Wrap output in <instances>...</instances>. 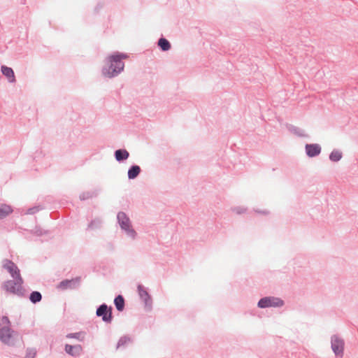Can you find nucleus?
Masks as SVG:
<instances>
[{"instance_id":"f3484780","label":"nucleus","mask_w":358,"mask_h":358,"mask_svg":"<svg viewBox=\"0 0 358 358\" xmlns=\"http://www.w3.org/2000/svg\"><path fill=\"white\" fill-rule=\"evenodd\" d=\"M115 306L118 311H122L124 308V299L122 296L118 295L114 300Z\"/></svg>"},{"instance_id":"f257e3e1","label":"nucleus","mask_w":358,"mask_h":358,"mask_svg":"<svg viewBox=\"0 0 358 358\" xmlns=\"http://www.w3.org/2000/svg\"><path fill=\"white\" fill-rule=\"evenodd\" d=\"M127 57V55L120 52H115L108 56L106 59L108 66H104L102 69L103 75L110 78L118 76L124 68V63L122 59Z\"/></svg>"},{"instance_id":"a211bd4d","label":"nucleus","mask_w":358,"mask_h":358,"mask_svg":"<svg viewBox=\"0 0 358 358\" xmlns=\"http://www.w3.org/2000/svg\"><path fill=\"white\" fill-rule=\"evenodd\" d=\"M289 131H291L292 133L296 134V136H300V137H305V136H307V135L306 134L304 130L299 128V127H296L295 126H293V125H289L287 127Z\"/></svg>"},{"instance_id":"9b49d317","label":"nucleus","mask_w":358,"mask_h":358,"mask_svg":"<svg viewBox=\"0 0 358 358\" xmlns=\"http://www.w3.org/2000/svg\"><path fill=\"white\" fill-rule=\"evenodd\" d=\"M138 292L140 298L144 301L145 306H151L152 299L144 287L141 285H138Z\"/></svg>"},{"instance_id":"cd10ccee","label":"nucleus","mask_w":358,"mask_h":358,"mask_svg":"<svg viewBox=\"0 0 358 358\" xmlns=\"http://www.w3.org/2000/svg\"><path fill=\"white\" fill-rule=\"evenodd\" d=\"M79 335H80V333H72V334H69L66 336V337L71 338H78Z\"/></svg>"},{"instance_id":"1a4fd4ad","label":"nucleus","mask_w":358,"mask_h":358,"mask_svg":"<svg viewBox=\"0 0 358 358\" xmlns=\"http://www.w3.org/2000/svg\"><path fill=\"white\" fill-rule=\"evenodd\" d=\"M14 331L9 327H0V341L8 345L12 338V334Z\"/></svg>"},{"instance_id":"9d476101","label":"nucleus","mask_w":358,"mask_h":358,"mask_svg":"<svg viewBox=\"0 0 358 358\" xmlns=\"http://www.w3.org/2000/svg\"><path fill=\"white\" fill-rule=\"evenodd\" d=\"M306 153L309 157H314L321 152V146L317 143L306 144L305 146Z\"/></svg>"},{"instance_id":"7ed1b4c3","label":"nucleus","mask_w":358,"mask_h":358,"mask_svg":"<svg viewBox=\"0 0 358 358\" xmlns=\"http://www.w3.org/2000/svg\"><path fill=\"white\" fill-rule=\"evenodd\" d=\"M117 222L121 229L124 231L127 234L134 238L136 236V232L132 228L129 217L124 212H119L117 215Z\"/></svg>"},{"instance_id":"c85d7f7f","label":"nucleus","mask_w":358,"mask_h":358,"mask_svg":"<svg viewBox=\"0 0 358 358\" xmlns=\"http://www.w3.org/2000/svg\"><path fill=\"white\" fill-rule=\"evenodd\" d=\"M234 210L236 211V213H238V214H241V213L245 212L244 209H241V208H234Z\"/></svg>"},{"instance_id":"39448f33","label":"nucleus","mask_w":358,"mask_h":358,"mask_svg":"<svg viewBox=\"0 0 358 358\" xmlns=\"http://www.w3.org/2000/svg\"><path fill=\"white\" fill-rule=\"evenodd\" d=\"M284 305V302L279 298L273 296H266L262 298L258 302V306L261 308L268 307H281Z\"/></svg>"},{"instance_id":"20e7f679","label":"nucleus","mask_w":358,"mask_h":358,"mask_svg":"<svg viewBox=\"0 0 358 358\" xmlns=\"http://www.w3.org/2000/svg\"><path fill=\"white\" fill-rule=\"evenodd\" d=\"M345 342L337 335L331 337V348L334 355L338 357H343L344 355Z\"/></svg>"},{"instance_id":"5701e85b","label":"nucleus","mask_w":358,"mask_h":358,"mask_svg":"<svg viewBox=\"0 0 358 358\" xmlns=\"http://www.w3.org/2000/svg\"><path fill=\"white\" fill-rule=\"evenodd\" d=\"M36 355V350L34 348H28L26 351L24 358H35Z\"/></svg>"},{"instance_id":"6ab92c4d","label":"nucleus","mask_w":358,"mask_h":358,"mask_svg":"<svg viewBox=\"0 0 358 358\" xmlns=\"http://www.w3.org/2000/svg\"><path fill=\"white\" fill-rule=\"evenodd\" d=\"M343 157L342 152L338 150H334L329 155V159L331 162H337L341 159Z\"/></svg>"},{"instance_id":"412c9836","label":"nucleus","mask_w":358,"mask_h":358,"mask_svg":"<svg viewBox=\"0 0 358 358\" xmlns=\"http://www.w3.org/2000/svg\"><path fill=\"white\" fill-rule=\"evenodd\" d=\"M29 299L33 303H36L41 301L42 295L39 292L34 291L31 293Z\"/></svg>"},{"instance_id":"f03ea898","label":"nucleus","mask_w":358,"mask_h":358,"mask_svg":"<svg viewBox=\"0 0 358 358\" xmlns=\"http://www.w3.org/2000/svg\"><path fill=\"white\" fill-rule=\"evenodd\" d=\"M24 280L22 277L8 280L2 285V288L7 292L17 295L20 297L26 296V290L23 288Z\"/></svg>"},{"instance_id":"393cba45","label":"nucleus","mask_w":358,"mask_h":358,"mask_svg":"<svg viewBox=\"0 0 358 358\" xmlns=\"http://www.w3.org/2000/svg\"><path fill=\"white\" fill-rule=\"evenodd\" d=\"M41 209V208H40L39 206H34L32 208H29L27 210V214H29V215L35 214L36 213L38 212Z\"/></svg>"},{"instance_id":"b1692460","label":"nucleus","mask_w":358,"mask_h":358,"mask_svg":"<svg viewBox=\"0 0 358 358\" xmlns=\"http://www.w3.org/2000/svg\"><path fill=\"white\" fill-rule=\"evenodd\" d=\"M1 325L2 327H10V322L7 316H3L1 318Z\"/></svg>"},{"instance_id":"2eb2a0df","label":"nucleus","mask_w":358,"mask_h":358,"mask_svg":"<svg viewBox=\"0 0 358 358\" xmlns=\"http://www.w3.org/2000/svg\"><path fill=\"white\" fill-rule=\"evenodd\" d=\"M13 212L10 206L4 203H0V219H3Z\"/></svg>"},{"instance_id":"f8f14e48","label":"nucleus","mask_w":358,"mask_h":358,"mask_svg":"<svg viewBox=\"0 0 358 358\" xmlns=\"http://www.w3.org/2000/svg\"><path fill=\"white\" fill-rule=\"evenodd\" d=\"M65 351L67 354L71 356H77L82 352V347L80 345H71L69 344L65 345Z\"/></svg>"},{"instance_id":"aec40b11","label":"nucleus","mask_w":358,"mask_h":358,"mask_svg":"<svg viewBox=\"0 0 358 358\" xmlns=\"http://www.w3.org/2000/svg\"><path fill=\"white\" fill-rule=\"evenodd\" d=\"M158 45L162 51H167L171 48L169 41L164 38H159L158 41Z\"/></svg>"},{"instance_id":"a878e982","label":"nucleus","mask_w":358,"mask_h":358,"mask_svg":"<svg viewBox=\"0 0 358 358\" xmlns=\"http://www.w3.org/2000/svg\"><path fill=\"white\" fill-rule=\"evenodd\" d=\"M92 194L90 192H83L80 195V199L81 200H86L90 198H92Z\"/></svg>"},{"instance_id":"dca6fc26","label":"nucleus","mask_w":358,"mask_h":358,"mask_svg":"<svg viewBox=\"0 0 358 358\" xmlns=\"http://www.w3.org/2000/svg\"><path fill=\"white\" fill-rule=\"evenodd\" d=\"M141 172V168L138 165L131 166L128 170V178L129 179L136 178Z\"/></svg>"},{"instance_id":"423d86ee","label":"nucleus","mask_w":358,"mask_h":358,"mask_svg":"<svg viewBox=\"0 0 358 358\" xmlns=\"http://www.w3.org/2000/svg\"><path fill=\"white\" fill-rule=\"evenodd\" d=\"M96 314L98 317H101L102 320L106 323L112 322V308L108 307L106 303H103L97 308Z\"/></svg>"},{"instance_id":"4468645a","label":"nucleus","mask_w":358,"mask_h":358,"mask_svg":"<svg viewBox=\"0 0 358 358\" xmlns=\"http://www.w3.org/2000/svg\"><path fill=\"white\" fill-rule=\"evenodd\" d=\"M129 153L124 149L117 150L115 152V157L117 162H122L128 159Z\"/></svg>"},{"instance_id":"ddd939ff","label":"nucleus","mask_w":358,"mask_h":358,"mask_svg":"<svg viewBox=\"0 0 358 358\" xmlns=\"http://www.w3.org/2000/svg\"><path fill=\"white\" fill-rule=\"evenodd\" d=\"M1 72L6 77H7L10 83L15 82L14 71L11 68L8 67L6 66H2Z\"/></svg>"},{"instance_id":"4be33fe9","label":"nucleus","mask_w":358,"mask_h":358,"mask_svg":"<svg viewBox=\"0 0 358 358\" xmlns=\"http://www.w3.org/2000/svg\"><path fill=\"white\" fill-rule=\"evenodd\" d=\"M131 341V338L130 337L127 336H122L118 342H117V349L120 348V347H122V346H124L126 344H127L128 343H129Z\"/></svg>"},{"instance_id":"0eeeda50","label":"nucleus","mask_w":358,"mask_h":358,"mask_svg":"<svg viewBox=\"0 0 358 358\" xmlns=\"http://www.w3.org/2000/svg\"><path fill=\"white\" fill-rule=\"evenodd\" d=\"M2 266L3 268L7 270V271L10 274L13 278H17L18 277H22L20 275V271L17 266V265L9 259H4L3 261Z\"/></svg>"},{"instance_id":"bb28decb","label":"nucleus","mask_w":358,"mask_h":358,"mask_svg":"<svg viewBox=\"0 0 358 358\" xmlns=\"http://www.w3.org/2000/svg\"><path fill=\"white\" fill-rule=\"evenodd\" d=\"M101 222L97 220H93L92 221L89 225H88V227L89 228H91V229H93L94 227H95L96 225H99L100 224Z\"/></svg>"},{"instance_id":"6e6552de","label":"nucleus","mask_w":358,"mask_h":358,"mask_svg":"<svg viewBox=\"0 0 358 358\" xmlns=\"http://www.w3.org/2000/svg\"><path fill=\"white\" fill-rule=\"evenodd\" d=\"M79 282V278L71 280H64L59 282V284L57 285V288L62 290L75 289L78 287Z\"/></svg>"}]
</instances>
